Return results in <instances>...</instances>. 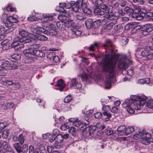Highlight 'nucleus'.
Listing matches in <instances>:
<instances>
[{
  "instance_id": "f257e3e1",
  "label": "nucleus",
  "mask_w": 153,
  "mask_h": 153,
  "mask_svg": "<svg viewBox=\"0 0 153 153\" xmlns=\"http://www.w3.org/2000/svg\"><path fill=\"white\" fill-rule=\"evenodd\" d=\"M103 46L106 50V52H107L108 50H110V55L105 54L104 56V58L103 59V62L106 58V57H109V59L111 60L115 59L116 56L118 55V57L116 59V67L117 69L116 71L117 70L118 68L120 69H124L125 70L127 69L128 67V65L126 63V56H125L123 58H121L119 60L117 66V60L119 57V55L118 54H116L113 53L114 51L115 46L112 42L110 39H108L106 40L105 43L103 45Z\"/></svg>"
},
{
  "instance_id": "f03ea898",
  "label": "nucleus",
  "mask_w": 153,
  "mask_h": 153,
  "mask_svg": "<svg viewBox=\"0 0 153 153\" xmlns=\"http://www.w3.org/2000/svg\"><path fill=\"white\" fill-rule=\"evenodd\" d=\"M116 56L115 59L112 60L109 59V57H106L102 63V71L108 73V76L105 82V87L108 89L111 86V79L114 76L117 69L116 63V59L118 57V55Z\"/></svg>"
},
{
  "instance_id": "7ed1b4c3",
  "label": "nucleus",
  "mask_w": 153,
  "mask_h": 153,
  "mask_svg": "<svg viewBox=\"0 0 153 153\" xmlns=\"http://www.w3.org/2000/svg\"><path fill=\"white\" fill-rule=\"evenodd\" d=\"M101 8L105 11V15H104V19L110 20H116L118 19V17L115 15L114 13L111 10V8L106 4H104L101 5Z\"/></svg>"
},
{
  "instance_id": "20e7f679",
  "label": "nucleus",
  "mask_w": 153,
  "mask_h": 153,
  "mask_svg": "<svg viewBox=\"0 0 153 153\" xmlns=\"http://www.w3.org/2000/svg\"><path fill=\"white\" fill-rule=\"evenodd\" d=\"M151 136L149 133L146 134V131L144 130H140L138 133H136L133 136V138L136 140L141 138L143 140V143L145 144L146 143L147 140H149V138Z\"/></svg>"
},
{
  "instance_id": "39448f33",
  "label": "nucleus",
  "mask_w": 153,
  "mask_h": 153,
  "mask_svg": "<svg viewBox=\"0 0 153 153\" xmlns=\"http://www.w3.org/2000/svg\"><path fill=\"white\" fill-rule=\"evenodd\" d=\"M147 97L144 95L138 96L136 95H131L130 96V99L129 100V103H134V101L139 102L142 106L144 105L145 103Z\"/></svg>"
},
{
  "instance_id": "423d86ee",
  "label": "nucleus",
  "mask_w": 153,
  "mask_h": 153,
  "mask_svg": "<svg viewBox=\"0 0 153 153\" xmlns=\"http://www.w3.org/2000/svg\"><path fill=\"white\" fill-rule=\"evenodd\" d=\"M145 50L141 53L142 56L146 57L148 59H153V46H145L144 47Z\"/></svg>"
},
{
  "instance_id": "0eeeda50",
  "label": "nucleus",
  "mask_w": 153,
  "mask_h": 153,
  "mask_svg": "<svg viewBox=\"0 0 153 153\" xmlns=\"http://www.w3.org/2000/svg\"><path fill=\"white\" fill-rule=\"evenodd\" d=\"M153 30V27L150 24H147L141 27L139 29V31L142 35L145 36Z\"/></svg>"
},
{
  "instance_id": "6e6552de",
  "label": "nucleus",
  "mask_w": 153,
  "mask_h": 153,
  "mask_svg": "<svg viewBox=\"0 0 153 153\" xmlns=\"http://www.w3.org/2000/svg\"><path fill=\"white\" fill-rule=\"evenodd\" d=\"M19 35L22 37L20 41L23 42L24 43H28L31 41V39L28 36V33L24 30H21L19 32Z\"/></svg>"
},
{
  "instance_id": "1a4fd4ad",
  "label": "nucleus",
  "mask_w": 153,
  "mask_h": 153,
  "mask_svg": "<svg viewBox=\"0 0 153 153\" xmlns=\"http://www.w3.org/2000/svg\"><path fill=\"white\" fill-rule=\"evenodd\" d=\"M55 142L53 144L54 147L56 149H58L63 147V137L62 134L57 135L56 137L54 138Z\"/></svg>"
},
{
  "instance_id": "9d476101",
  "label": "nucleus",
  "mask_w": 153,
  "mask_h": 153,
  "mask_svg": "<svg viewBox=\"0 0 153 153\" xmlns=\"http://www.w3.org/2000/svg\"><path fill=\"white\" fill-rule=\"evenodd\" d=\"M46 27L49 28L47 30V35L52 36L56 35L57 34L56 31V28L54 25L48 23Z\"/></svg>"
},
{
  "instance_id": "9b49d317",
  "label": "nucleus",
  "mask_w": 153,
  "mask_h": 153,
  "mask_svg": "<svg viewBox=\"0 0 153 153\" xmlns=\"http://www.w3.org/2000/svg\"><path fill=\"white\" fill-rule=\"evenodd\" d=\"M34 53L35 49L30 48L24 50L23 51V53L25 56L30 59H31L32 60L33 59L35 58Z\"/></svg>"
},
{
  "instance_id": "f8f14e48",
  "label": "nucleus",
  "mask_w": 153,
  "mask_h": 153,
  "mask_svg": "<svg viewBox=\"0 0 153 153\" xmlns=\"http://www.w3.org/2000/svg\"><path fill=\"white\" fill-rule=\"evenodd\" d=\"M73 124L74 126L79 127L82 132H84L87 128L86 124L80 121H75L73 123Z\"/></svg>"
},
{
  "instance_id": "ddd939ff",
  "label": "nucleus",
  "mask_w": 153,
  "mask_h": 153,
  "mask_svg": "<svg viewBox=\"0 0 153 153\" xmlns=\"http://www.w3.org/2000/svg\"><path fill=\"white\" fill-rule=\"evenodd\" d=\"M53 19V16L49 14H44L42 15V21L43 22H46L48 21H52Z\"/></svg>"
},
{
  "instance_id": "4468645a",
  "label": "nucleus",
  "mask_w": 153,
  "mask_h": 153,
  "mask_svg": "<svg viewBox=\"0 0 153 153\" xmlns=\"http://www.w3.org/2000/svg\"><path fill=\"white\" fill-rule=\"evenodd\" d=\"M8 66H7L8 69H16L18 68V63L17 62H11L7 61Z\"/></svg>"
},
{
  "instance_id": "2eb2a0df",
  "label": "nucleus",
  "mask_w": 153,
  "mask_h": 153,
  "mask_svg": "<svg viewBox=\"0 0 153 153\" xmlns=\"http://www.w3.org/2000/svg\"><path fill=\"white\" fill-rule=\"evenodd\" d=\"M55 85L60 87L59 89L60 91H62L65 86V85L62 79L58 80Z\"/></svg>"
},
{
  "instance_id": "dca6fc26",
  "label": "nucleus",
  "mask_w": 153,
  "mask_h": 153,
  "mask_svg": "<svg viewBox=\"0 0 153 153\" xmlns=\"http://www.w3.org/2000/svg\"><path fill=\"white\" fill-rule=\"evenodd\" d=\"M126 127L124 126H119L117 129L118 131V134L121 135H123L125 134Z\"/></svg>"
},
{
  "instance_id": "f3484780",
  "label": "nucleus",
  "mask_w": 153,
  "mask_h": 153,
  "mask_svg": "<svg viewBox=\"0 0 153 153\" xmlns=\"http://www.w3.org/2000/svg\"><path fill=\"white\" fill-rule=\"evenodd\" d=\"M36 33L38 34L44 33L46 34L47 30L43 27H37L35 28Z\"/></svg>"
},
{
  "instance_id": "a211bd4d",
  "label": "nucleus",
  "mask_w": 153,
  "mask_h": 153,
  "mask_svg": "<svg viewBox=\"0 0 153 153\" xmlns=\"http://www.w3.org/2000/svg\"><path fill=\"white\" fill-rule=\"evenodd\" d=\"M7 61L4 60L2 62L1 65H0V71H4L8 69L7 66L9 64Z\"/></svg>"
},
{
  "instance_id": "6ab92c4d",
  "label": "nucleus",
  "mask_w": 153,
  "mask_h": 153,
  "mask_svg": "<svg viewBox=\"0 0 153 153\" xmlns=\"http://www.w3.org/2000/svg\"><path fill=\"white\" fill-rule=\"evenodd\" d=\"M99 8H96L94 9V12L97 15L103 16L105 14V11Z\"/></svg>"
},
{
  "instance_id": "aec40b11",
  "label": "nucleus",
  "mask_w": 153,
  "mask_h": 153,
  "mask_svg": "<svg viewBox=\"0 0 153 153\" xmlns=\"http://www.w3.org/2000/svg\"><path fill=\"white\" fill-rule=\"evenodd\" d=\"M34 55L35 56L34 59H36L37 56L39 57H42L45 56V55L42 50H35Z\"/></svg>"
},
{
  "instance_id": "412c9836",
  "label": "nucleus",
  "mask_w": 153,
  "mask_h": 153,
  "mask_svg": "<svg viewBox=\"0 0 153 153\" xmlns=\"http://www.w3.org/2000/svg\"><path fill=\"white\" fill-rule=\"evenodd\" d=\"M68 13H66L65 14H62L58 16V19L61 21L60 22H64V21L65 20H68V17H67V16H68Z\"/></svg>"
},
{
  "instance_id": "4be33fe9",
  "label": "nucleus",
  "mask_w": 153,
  "mask_h": 153,
  "mask_svg": "<svg viewBox=\"0 0 153 153\" xmlns=\"http://www.w3.org/2000/svg\"><path fill=\"white\" fill-rule=\"evenodd\" d=\"M7 20L10 23H16L18 21L16 18L12 16H9L7 18Z\"/></svg>"
},
{
  "instance_id": "5701e85b",
  "label": "nucleus",
  "mask_w": 153,
  "mask_h": 153,
  "mask_svg": "<svg viewBox=\"0 0 153 153\" xmlns=\"http://www.w3.org/2000/svg\"><path fill=\"white\" fill-rule=\"evenodd\" d=\"M71 31L73 34L77 36H80L82 32L79 29L73 27L71 29Z\"/></svg>"
},
{
  "instance_id": "b1692460",
  "label": "nucleus",
  "mask_w": 153,
  "mask_h": 153,
  "mask_svg": "<svg viewBox=\"0 0 153 153\" xmlns=\"http://www.w3.org/2000/svg\"><path fill=\"white\" fill-rule=\"evenodd\" d=\"M72 9L75 12H77L80 9V6L78 4V1H77L76 3L72 6Z\"/></svg>"
},
{
  "instance_id": "393cba45",
  "label": "nucleus",
  "mask_w": 153,
  "mask_h": 153,
  "mask_svg": "<svg viewBox=\"0 0 153 153\" xmlns=\"http://www.w3.org/2000/svg\"><path fill=\"white\" fill-rule=\"evenodd\" d=\"M93 21L91 19H88L85 22L86 27L87 29H90L92 25Z\"/></svg>"
},
{
  "instance_id": "a878e982",
  "label": "nucleus",
  "mask_w": 153,
  "mask_h": 153,
  "mask_svg": "<svg viewBox=\"0 0 153 153\" xmlns=\"http://www.w3.org/2000/svg\"><path fill=\"white\" fill-rule=\"evenodd\" d=\"M56 25L58 29L61 30H63L65 29L64 22H59L57 23Z\"/></svg>"
},
{
  "instance_id": "bb28decb",
  "label": "nucleus",
  "mask_w": 153,
  "mask_h": 153,
  "mask_svg": "<svg viewBox=\"0 0 153 153\" xmlns=\"http://www.w3.org/2000/svg\"><path fill=\"white\" fill-rule=\"evenodd\" d=\"M100 45V43L98 42H95L93 44L91 45L89 47V51H93L95 49V47H97Z\"/></svg>"
},
{
  "instance_id": "cd10ccee",
  "label": "nucleus",
  "mask_w": 153,
  "mask_h": 153,
  "mask_svg": "<svg viewBox=\"0 0 153 153\" xmlns=\"http://www.w3.org/2000/svg\"><path fill=\"white\" fill-rule=\"evenodd\" d=\"M13 146L17 152H21V145L19 143H16L14 144Z\"/></svg>"
},
{
  "instance_id": "c85d7f7f",
  "label": "nucleus",
  "mask_w": 153,
  "mask_h": 153,
  "mask_svg": "<svg viewBox=\"0 0 153 153\" xmlns=\"http://www.w3.org/2000/svg\"><path fill=\"white\" fill-rule=\"evenodd\" d=\"M3 149L6 152L8 153H14L13 151V149L9 144L4 147Z\"/></svg>"
},
{
  "instance_id": "c756f323",
  "label": "nucleus",
  "mask_w": 153,
  "mask_h": 153,
  "mask_svg": "<svg viewBox=\"0 0 153 153\" xmlns=\"http://www.w3.org/2000/svg\"><path fill=\"white\" fill-rule=\"evenodd\" d=\"M66 3H60L59 4V9L58 10L59 11H61L62 13H65L66 11L64 8H65Z\"/></svg>"
},
{
  "instance_id": "7c9ffc66",
  "label": "nucleus",
  "mask_w": 153,
  "mask_h": 153,
  "mask_svg": "<svg viewBox=\"0 0 153 153\" xmlns=\"http://www.w3.org/2000/svg\"><path fill=\"white\" fill-rule=\"evenodd\" d=\"M78 4L80 6V9L82 8V10L87 8V4L85 3H83V0H78Z\"/></svg>"
},
{
  "instance_id": "2f4dec72",
  "label": "nucleus",
  "mask_w": 153,
  "mask_h": 153,
  "mask_svg": "<svg viewBox=\"0 0 153 153\" xmlns=\"http://www.w3.org/2000/svg\"><path fill=\"white\" fill-rule=\"evenodd\" d=\"M65 26L66 27H69L73 25L74 22L72 20L64 22Z\"/></svg>"
},
{
  "instance_id": "473e14b6",
  "label": "nucleus",
  "mask_w": 153,
  "mask_h": 153,
  "mask_svg": "<svg viewBox=\"0 0 153 153\" xmlns=\"http://www.w3.org/2000/svg\"><path fill=\"white\" fill-rule=\"evenodd\" d=\"M68 132L74 136H75L76 135V128L74 127L69 128L68 129Z\"/></svg>"
},
{
  "instance_id": "72a5a7b5",
  "label": "nucleus",
  "mask_w": 153,
  "mask_h": 153,
  "mask_svg": "<svg viewBox=\"0 0 153 153\" xmlns=\"http://www.w3.org/2000/svg\"><path fill=\"white\" fill-rule=\"evenodd\" d=\"M1 83L7 86H8L13 84V82L11 81H2Z\"/></svg>"
},
{
  "instance_id": "f704fd0d",
  "label": "nucleus",
  "mask_w": 153,
  "mask_h": 153,
  "mask_svg": "<svg viewBox=\"0 0 153 153\" xmlns=\"http://www.w3.org/2000/svg\"><path fill=\"white\" fill-rule=\"evenodd\" d=\"M76 18L77 20H82L85 19L83 14L81 13H78L76 16Z\"/></svg>"
},
{
  "instance_id": "c9c22d12",
  "label": "nucleus",
  "mask_w": 153,
  "mask_h": 153,
  "mask_svg": "<svg viewBox=\"0 0 153 153\" xmlns=\"http://www.w3.org/2000/svg\"><path fill=\"white\" fill-rule=\"evenodd\" d=\"M134 128L133 127H128L126 129L125 131V134L127 135L131 133L134 131Z\"/></svg>"
},
{
  "instance_id": "e433bc0d",
  "label": "nucleus",
  "mask_w": 153,
  "mask_h": 153,
  "mask_svg": "<svg viewBox=\"0 0 153 153\" xmlns=\"http://www.w3.org/2000/svg\"><path fill=\"white\" fill-rule=\"evenodd\" d=\"M138 15L137 16L136 19L139 20H142L143 18V17H144L146 15L145 13H143V12L141 13V12L138 13Z\"/></svg>"
},
{
  "instance_id": "4c0bfd02",
  "label": "nucleus",
  "mask_w": 153,
  "mask_h": 153,
  "mask_svg": "<svg viewBox=\"0 0 153 153\" xmlns=\"http://www.w3.org/2000/svg\"><path fill=\"white\" fill-rule=\"evenodd\" d=\"M2 137L4 138H7L9 135V131L7 129L4 130L2 132Z\"/></svg>"
},
{
  "instance_id": "58836bf2",
  "label": "nucleus",
  "mask_w": 153,
  "mask_h": 153,
  "mask_svg": "<svg viewBox=\"0 0 153 153\" xmlns=\"http://www.w3.org/2000/svg\"><path fill=\"white\" fill-rule=\"evenodd\" d=\"M7 29H6L4 26H1L0 27V34H5L7 33Z\"/></svg>"
},
{
  "instance_id": "ea45409f",
  "label": "nucleus",
  "mask_w": 153,
  "mask_h": 153,
  "mask_svg": "<svg viewBox=\"0 0 153 153\" xmlns=\"http://www.w3.org/2000/svg\"><path fill=\"white\" fill-rule=\"evenodd\" d=\"M107 20L105 19H99L97 20L96 21V22L99 25H101V24H105L107 23Z\"/></svg>"
},
{
  "instance_id": "a19ab883",
  "label": "nucleus",
  "mask_w": 153,
  "mask_h": 153,
  "mask_svg": "<svg viewBox=\"0 0 153 153\" xmlns=\"http://www.w3.org/2000/svg\"><path fill=\"white\" fill-rule=\"evenodd\" d=\"M18 140L21 145H22L24 143L25 138L22 134H21L19 135Z\"/></svg>"
},
{
  "instance_id": "79ce46f5",
  "label": "nucleus",
  "mask_w": 153,
  "mask_h": 153,
  "mask_svg": "<svg viewBox=\"0 0 153 153\" xmlns=\"http://www.w3.org/2000/svg\"><path fill=\"white\" fill-rule=\"evenodd\" d=\"M37 38L38 40L42 41H46L48 39L47 37L42 35L38 36Z\"/></svg>"
},
{
  "instance_id": "37998d69",
  "label": "nucleus",
  "mask_w": 153,
  "mask_h": 153,
  "mask_svg": "<svg viewBox=\"0 0 153 153\" xmlns=\"http://www.w3.org/2000/svg\"><path fill=\"white\" fill-rule=\"evenodd\" d=\"M39 18L36 17L35 16H32L30 17H29L27 18L28 21H30L31 22H33L37 20H38Z\"/></svg>"
},
{
  "instance_id": "c03bdc74",
  "label": "nucleus",
  "mask_w": 153,
  "mask_h": 153,
  "mask_svg": "<svg viewBox=\"0 0 153 153\" xmlns=\"http://www.w3.org/2000/svg\"><path fill=\"white\" fill-rule=\"evenodd\" d=\"M147 106L149 108H153V100L150 99L146 103Z\"/></svg>"
},
{
  "instance_id": "a18cd8bd",
  "label": "nucleus",
  "mask_w": 153,
  "mask_h": 153,
  "mask_svg": "<svg viewBox=\"0 0 153 153\" xmlns=\"http://www.w3.org/2000/svg\"><path fill=\"white\" fill-rule=\"evenodd\" d=\"M28 146L26 144H24L21 149V152H22L23 153H26L27 152L28 150Z\"/></svg>"
},
{
  "instance_id": "49530a36",
  "label": "nucleus",
  "mask_w": 153,
  "mask_h": 153,
  "mask_svg": "<svg viewBox=\"0 0 153 153\" xmlns=\"http://www.w3.org/2000/svg\"><path fill=\"white\" fill-rule=\"evenodd\" d=\"M82 80L84 81H86L88 79L90 76L86 74L85 73H83L82 75H80Z\"/></svg>"
},
{
  "instance_id": "de8ad7c7",
  "label": "nucleus",
  "mask_w": 153,
  "mask_h": 153,
  "mask_svg": "<svg viewBox=\"0 0 153 153\" xmlns=\"http://www.w3.org/2000/svg\"><path fill=\"white\" fill-rule=\"evenodd\" d=\"M102 109L104 112H108L111 110V108L108 105H103Z\"/></svg>"
},
{
  "instance_id": "09e8293b",
  "label": "nucleus",
  "mask_w": 153,
  "mask_h": 153,
  "mask_svg": "<svg viewBox=\"0 0 153 153\" xmlns=\"http://www.w3.org/2000/svg\"><path fill=\"white\" fill-rule=\"evenodd\" d=\"M72 99V97L71 95L67 96L64 99V102L68 103L71 101Z\"/></svg>"
},
{
  "instance_id": "8fccbe9b",
  "label": "nucleus",
  "mask_w": 153,
  "mask_h": 153,
  "mask_svg": "<svg viewBox=\"0 0 153 153\" xmlns=\"http://www.w3.org/2000/svg\"><path fill=\"white\" fill-rule=\"evenodd\" d=\"M145 15H146L145 16L146 19L147 20H149L150 19L149 18L153 17V13L151 12H147Z\"/></svg>"
},
{
  "instance_id": "3c124183",
  "label": "nucleus",
  "mask_w": 153,
  "mask_h": 153,
  "mask_svg": "<svg viewBox=\"0 0 153 153\" xmlns=\"http://www.w3.org/2000/svg\"><path fill=\"white\" fill-rule=\"evenodd\" d=\"M104 133L107 135H110L113 133V131L109 129H105L104 130Z\"/></svg>"
},
{
  "instance_id": "603ef678",
  "label": "nucleus",
  "mask_w": 153,
  "mask_h": 153,
  "mask_svg": "<svg viewBox=\"0 0 153 153\" xmlns=\"http://www.w3.org/2000/svg\"><path fill=\"white\" fill-rule=\"evenodd\" d=\"M24 45L20 43L19 45H18L16 46V47L14 48V49L15 50H19V49H20L22 48H23L24 47Z\"/></svg>"
},
{
  "instance_id": "864d4df0",
  "label": "nucleus",
  "mask_w": 153,
  "mask_h": 153,
  "mask_svg": "<svg viewBox=\"0 0 153 153\" xmlns=\"http://www.w3.org/2000/svg\"><path fill=\"white\" fill-rule=\"evenodd\" d=\"M102 116V113L100 112H97L94 114V117L97 119H100Z\"/></svg>"
},
{
  "instance_id": "5fc2aeb1",
  "label": "nucleus",
  "mask_w": 153,
  "mask_h": 153,
  "mask_svg": "<svg viewBox=\"0 0 153 153\" xmlns=\"http://www.w3.org/2000/svg\"><path fill=\"white\" fill-rule=\"evenodd\" d=\"M6 9L7 11H10L11 12L15 11L16 10V9L15 8H12L11 5L8 6L6 8Z\"/></svg>"
},
{
  "instance_id": "6e6d98bb",
  "label": "nucleus",
  "mask_w": 153,
  "mask_h": 153,
  "mask_svg": "<svg viewBox=\"0 0 153 153\" xmlns=\"http://www.w3.org/2000/svg\"><path fill=\"white\" fill-rule=\"evenodd\" d=\"M133 25L131 23L127 24L125 25V30H129L133 27Z\"/></svg>"
},
{
  "instance_id": "4d7b16f0",
  "label": "nucleus",
  "mask_w": 153,
  "mask_h": 153,
  "mask_svg": "<svg viewBox=\"0 0 153 153\" xmlns=\"http://www.w3.org/2000/svg\"><path fill=\"white\" fill-rule=\"evenodd\" d=\"M11 57L13 59L18 60L20 58V56L19 55H18L16 54H14L11 55Z\"/></svg>"
},
{
  "instance_id": "13d9d810",
  "label": "nucleus",
  "mask_w": 153,
  "mask_h": 153,
  "mask_svg": "<svg viewBox=\"0 0 153 153\" xmlns=\"http://www.w3.org/2000/svg\"><path fill=\"white\" fill-rule=\"evenodd\" d=\"M69 128V126L66 124L62 125L60 126V129L62 131H65Z\"/></svg>"
},
{
  "instance_id": "bf43d9fd",
  "label": "nucleus",
  "mask_w": 153,
  "mask_h": 153,
  "mask_svg": "<svg viewBox=\"0 0 153 153\" xmlns=\"http://www.w3.org/2000/svg\"><path fill=\"white\" fill-rule=\"evenodd\" d=\"M126 110L129 113L133 114L134 112V110L130 106H128L126 108Z\"/></svg>"
},
{
  "instance_id": "052dcab7",
  "label": "nucleus",
  "mask_w": 153,
  "mask_h": 153,
  "mask_svg": "<svg viewBox=\"0 0 153 153\" xmlns=\"http://www.w3.org/2000/svg\"><path fill=\"white\" fill-rule=\"evenodd\" d=\"M48 151L50 153H51L54 149V147L52 146H48L47 148Z\"/></svg>"
},
{
  "instance_id": "680f3d73",
  "label": "nucleus",
  "mask_w": 153,
  "mask_h": 153,
  "mask_svg": "<svg viewBox=\"0 0 153 153\" xmlns=\"http://www.w3.org/2000/svg\"><path fill=\"white\" fill-rule=\"evenodd\" d=\"M127 74L130 76H132L134 75V72L133 71V70L131 69H128L127 71Z\"/></svg>"
},
{
  "instance_id": "e2e57ef3",
  "label": "nucleus",
  "mask_w": 153,
  "mask_h": 153,
  "mask_svg": "<svg viewBox=\"0 0 153 153\" xmlns=\"http://www.w3.org/2000/svg\"><path fill=\"white\" fill-rule=\"evenodd\" d=\"M82 12L86 14H90L91 13V11L90 10L86 8L82 10Z\"/></svg>"
},
{
  "instance_id": "0e129e2a",
  "label": "nucleus",
  "mask_w": 153,
  "mask_h": 153,
  "mask_svg": "<svg viewBox=\"0 0 153 153\" xmlns=\"http://www.w3.org/2000/svg\"><path fill=\"white\" fill-rule=\"evenodd\" d=\"M102 114L104 116H106L108 118H110L111 117V114L108 112H102Z\"/></svg>"
},
{
  "instance_id": "69168bd1",
  "label": "nucleus",
  "mask_w": 153,
  "mask_h": 153,
  "mask_svg": "<svg viewBox=\"0 0 153 153\" xmlns=\"http://www.w3.org/2000/svg\"><path fill=\"white\" fill-rule=\"evenodd\" d=\"M77 82H76V80L75 79H73L71 80V86L73 87H74L76 85L77 83Z\"/></svg>"
},
{
  "instance_id": "338daca9",
  "label": "nucleus",
  "mask_w": 153,
  "mask_h": 153,
  "mask_svg": "<svg viewBox=\"0 0 153 153\" xmlns=\"http://www.w3.org/2000/svg\"><path fill=\"white\" fill-rule=\"evenodd\" d=\"M53 60L55 62H59V57L57 56H53Z\"/></svg>"
},
{
  "instance_id": "774afa93",
  "label": "nucleus",
  "mask_w": 153,
  "mask_h": 153,
  "mask_svg": "<svg viewBox=\"0 0 153 153\" xmlns=\"http://www.w3.org/2000/svg\"><path fill=\"white\" fill-rule=\"evenodd\" d=\"M29 153H34V147L32 145H30L29 147Z\"/></svg>"
}]
</instances>
